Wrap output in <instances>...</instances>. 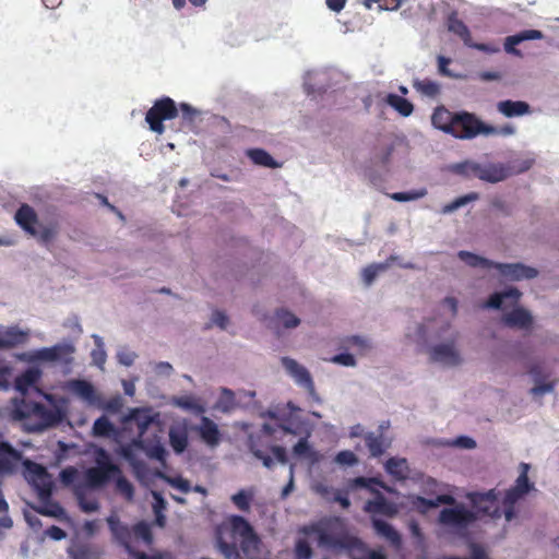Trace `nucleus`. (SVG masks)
Returning <instances> with one entry per match:
<instances>
[{
	"instance_id": "nucleus-1",
	"label": "nucleus",
	"mask_w": 559,
	"mask_h": 559,
	"mask_svg": "<svg viewBox=\"0 0 559 559\" xmlns=\"http://www.w3.org/2000/svg\"><path fill=\"white\" fill-rule=\"evenodd\" d=\"M299 533L306 536L317 535L319 546L346 550L350 559H386L383 552L369 549L360 538L346 532L335 535L330 534L322 527L321 523L304 525L299 528Z\"/></svg>"
},
{
	"instance_id": "nucleus-2",
	"label": "nucleus",
	"mask_w": 559,
	"mask_h": 559,
	"mask_svg": "<svg viewBox=\"0 0 559 559\" xmlns=\"http://www.w3.org/2000/svg\"><path fill=\"white\" fill-rule=\"evenodd\" d=\"M522 293L515 288L510 287L503 292L493 293L489 296L483 308L487 309H507L513 308L511 311L503 313L501 321L510 329H518L530 331L533 328V316L531 312L522 307H516Z\"/></svg>"
},
{
	"instance_id": "nucleus-3",
	"label": "nucleus",
	"mask_w": 559,
	"mask_h": 559,
	"mask_svg": "<svg viewBox=\"0 0 559 559\" xmlns=\"http://www.w3.org/2000/svg\"><path fill=\"white\" fill-rule=\"evenodd\" d=\"M14 221L27 235L37 238L43 245L52 242L60 233L58 218H51L46 224L39 225L36 211L27 203L21 204L16 210Z\"/></svg>"
},
{
	"instance_id": "nucleus-4",
	"label": "nucleus",
	"mask_w": 559,
	"mask_h": 559,
	"mask_svg": "<svg viewBox=\"0 0 559 559\" xmlns=\"http://www.w3.org/2000/svg\"><path fill=\"white\" fill-rule=\"evenodd\" d=\"M107 523L114 539L126 549L128 555L136 551L132 546L134 540L141 539L147 546L153 544L154 538L151 526L143 521L129 527L118 516L110 515L107 518Z\"/></svg>"
},
{
	"instance_id": "nucleus-5",
	"label": "nucleus",
	"mask_w": 559,
	"mask_h": 559,
	"mask_svg": "<svg viewBox=\"0 0 559 559\" xmlns=\"http://www.w3.org/2000/svg\"><path fill=\"white\" fill-rule=\"evenodd\" d=\"M460 169L467 177H475L490 183L503 181L511 176L510 167L503 163L465 162L460 165Z\"/></svg>"
},
{
	"instance_id": "nucleus-6",
	"label": "nucleus",
	"mask_w": 559,
	"mask_h": 559,
	"mask_svg": "<svg viewBox=\"0 0 559 559\" xmlns=\"http://www.w3.org/2000/svg\"><path fill=\"white\" fill-rule=\"evenodd\" d=\"M490 124L483 122L475 114L462 110L455 115L451 135L460 140H471L479 134L493 132Z\"/></svg>"
},
{
	"instance_id": "nucleus-7",
	"label": "nucleus",
	"mask_w": 559,
	"mask_h": 559,
	"mask_svg": "<svg viewBox=\"0 0 559 559\" xmlns=\"http://www.w3.org/2000/svg\"><path fill=\"white\" fill-rule=\"evenodd\" d=\"M178 116V106L175 100L168 96L156 99L153 106L145 115V121L150 129L157 134L165 132V120H173Z\"/></svg>"
},
{
	"instance_id": "nucleus-8",
	"label": "nucleus",
	"mask_w": 559,
	"mask_h": 559,
	"mask_svg": "<svg viewBox=\"0 0 559 559\" xmlns=\"http://www.w3.org/2000/svg\"><path fill=\"white\" fill-rule=\"evenodd\" d=\"M520 469L521 472L515 480V485L506 491L502 500L503 513L508 522L513 520L515 516L516 502L533 488V484H531L528 480L530 465L526 463H521Z\"/></svg>"
},
{
	"instance_id": "nucleus-9",
	"label": "nucleus",
	"mask_w": 559,
	"mask_h": 559,
	"mask_svg": "<svg viewBox=\"0 0 559 559\" xmlns=\"http://www.w3.org/2000/svg\"><path fill=\"white\" fill-rule=\"evenodd\" d=\"M97 466L91 467L85 473L86 485L91 488H98L105 485L110 478L121 474L118 465L114 464L103 449L97 454Z\"/></svg>"
},
{
	"instance_id": "nucleus-10",
	"label": "nucleus",
	"mask_w": 559,
	"mask_h": 559,
	"mask_svg": "<svg viewBox=\"0 0 559 559\" xmlns=\"http://www.w3.org/2000/svg\"><path fill=\"white\" fill-rule=\"evenodd\" d=\"M448 29L459 36L465 46L491 55L500 51V48L493 44L474 43L467 25L459 19L456 12L449 14L447 20Z\"/></svg>"
},
{
	"instance_id": "nucleus-11",
	"label": "nucleus",
	"mask_w": 559,
	"mask_h": 559,
	"mask_svg": "<svg viewBox=\"0 0 559 559\" xmlns=\"http://www.w3.org/2000/svg\"><path fill=\"white\" fill-rule=\"evenodd\" d=\"M476 520V513L467 510L463 506L444 508L439 514V522L442 525L456 530H466Z\"/></svg>"
},
{
	"instance_id": "nucleus-12",
	"label": "nucleus",
	"mask_w": 559,
	"mask_h": 559,
	"mask_svg": "<svg viewBox=\"0 0 559 559\" xmlns=\"http://www.w3.org/2000/svg\"><path fill=\"white\" fill-rule=\"evenodd\" d=\"M472 502L477 512L491 519H499L503 513V504L500 507L498 501V492L491 489L485 493H475Z\"/></svg>"
},
{
	"instance_id": "nucleus-13",
	"label": "nucleus",
	"mask_w": 559,
	"mask_h": 559,
	"mask_svg": "<svg viewBox=\"0 0 559 559\" xmlns=\"http://www.w3.org/2000/svg\"><path fill=\"white\" fill-rule=\"evenodd\" d=\"M75 347L71 343H59L51 347H44L36 352L35 357L40 361H58L70 365L73 361Z\"/></svg>"
},
{
	"instance_id": "nucleus-14",
	"label": "nucleus",
	"mask_w": 559,
	"mask_h": 559,
	"mask_svg": "<svg viewBox=\"0 0 559 559\" xmlns=\"http://www.w3.org/2000/svg\"><path fill=\"white\" fill-rule=\"evenodd\" d=\"M64 389L91 406L99 405L100 397L94 385L84 379L69 380Z\"/></svg>"
},
{
	"instance_id": "nucleus-15",
	"label": "nucleus",
	"mask_w": 559,
	"mask_h": 559,
	"mask_svg": "<svg viewBox=\"0 0 559 559\" xmlns=\"http://www.w3.org/2000/svg\"><path fill=\"white\" fill-rule=\"evenodd\" d=\"M501 276L509 281L533 280L538 275L535 267L523 263H500L496 262L495 267Z\"/></svg>"
},
{
	"instance_id": "nucleus-16",
	"label": "nucleus",
	"mask_w": 559,
	"mask_h": 559,
	"mask_svg": "<svg viewBox=\"0 0 559 559\" xmlns=\"http://www.w3.org/2000/svg\"><path fill=\"white\" fill-rule=\"evenodd\" d=\"M282 365L287 372L295 379V381L308 390L309 393L314 392V384L309 371L295 359L289 357H283L281 359Z\"/></svg>"
},
{
	"instance_id": "nucleus-17",
	"label": "nucleus",
	"mask_w": 559,
	"mask_h": 559,
	"mask_svg": "<svg viewBox=\"0 0 559 559\" xmlns=\"http://www.w3.org/2000/svg\"><path fill=\"white\" fill-rule=\"evenodd\" d=\"M430 359L433 362H441L447 366H457L461 357L453 343H443L430 349Z\"/></svg>"
},
{
	"instance_id": "nucleus-18",
	"label": "nucleus",
	"mask_w": 559,
	"mask_h": 559,
	"mask_svg": "<svg viewBox=\"0 0 559 559\" xmlns=\"http://www.w3.org/2000/svg\"><path fill=\"white\" fill-rule=\"evenodd\" d=\"M376 493L374 499L368 500L364 506V511L370 514H381L393 518L397 514V507L389 501L380 491L372 490Z\"/></svg>"
},
{
	"instance_id": "nucleus-19",
	"label": "nucleus",
	"mask_w": 559,
	"mask_h": 559,
	"mask_svg": "<svg viewBox=\"0 0 559 559\" xmlns=\"http://www.w3.org/2000/svg\"><path fill=\"white\" fill-rule=\"evenodd\" d=\"M26 411H22L21 415L23 417L26 416H35L41 420V425L47 427L53 425L58 421V414L56 411L48 408L46 405L41 403H31L25 404Z\"/></svg>"
},
{
	"instance_id": "nucleus-20",
	"label": "nucleus",
	"mask_w": 559,
	"mask_h": 559,
	"mask_svg": "<svg viewBox=\"0 0 559 559\" xmlns=\"http://www.w3.org/2000/svg\"><path fill=\"white\" fill-rule=\"evenodd\" d=\"M365 444L371 457H379L391 447V440L382 431L367 432L364 436Z\"/></svg>"
},
{
	"instance_id": "nucleus-21",
	"label": "nucleus",
	"mask_w": 559,
	"mask_h": 559,
	"mask_svg": "<svg viewBox=\"0 0 559 559\" xmlns=\"http://www.w3.org/2000/svg\"><path fill=\"white\" fill-rule=\"evenodd\" d=\"M543 37V33L537 29H525L522 31L515 35L508 36L504 40V50L508 53L514 55V56H522L521 51L515 48L516 45H520L521 43L525 40H532V39H540Z\"/></svg>"
},
{
	"instance_id": "nucleus-22",
	"label": "nucleus",
	"mask_w": 559,
	"mask_h": 559,
	"mask_svg": "<svg viewBox=\"0 0 559 559\" xmlns=\"http://www.w3.org/2000/svg\"><path fill=\"white\" fill-rule=\"evenodd\" d=\"M372 527L376 534L390 543L394 548H400L402 538L400 533L388 522L373 518L371 520Z\"/></svg>"
},
{
	"instance_id": "nucleus-23",
	"label": "nucleus",
	"mask_w": 559,
	"mask_h": 559,
	"mask_svg": "<svg viewBox=\"0 0 559 559\" xmlns=\"http://www.w3.org/2000/svg\"><path fill=\"white\" fill-rule=\"evenodd\" d=\"M456 112L450 111L444 106L437 107L431 116V123L436 129L451 134L453 131L454 120Z\"/></svg>"
},
{
	"instance_id": "nucleus-24",
	"label": "nucleus",
	"mask_w": 559,
	"mask_h": 559,
	"mask_svg": "<svg viewBox=\"0 0 559 559\" xmlns=\"http://www.w3.org/2000/svg\"><path fill=\"white\" fill-rule=\"evenodd\" d=\"M497 110L507 118L521 117L531 114V106L523 100H501Z\"/></svg>"
},
{
	"instance_id": "nucleus-25",
	"label": "nucleus",
	"mask_w": 559,
	"mask_h": 559,
	"mask_svg": "<svg viewBox=\"0 0 559 559\" xmlns=\"http://www.w3.org/2000/svg\"><path fill=\"white\" fill-rule=\"evenodd\" d=\"M201 439L211 447H215L219 443L221 432L217 425L209 417L203 416L201 418L200 426L198 427Z\"/></svg>"
},
{
	"instance_id": "nucleus-26",
	"label": "nucleus",
	"mask_w": 559,
	"mask_h": 559,
	"mask_svg": "<svg viewBox=\"0 0 559 559\" xmlns=\"http://www.w3.org/2000/svg\"><path fill=\"white\" fill-rule=\"evenodd\" d=\"M28 338L27 332L20 330L16 326L8 328L0 335V348L9 349L17 345L24 344Z\"/></svg>"
},
{
	"instance_id": "nucleus-27",
	"label": "nucleus",
	"mask_w": 559,
	"mask_h": 559,
	"mask_svg": "<svg viewBox=\"0 0 559 559\" xmlns=\"http://www.w3.org/2000/svg\"><path fill=\"white\" fill-rule=\"evenodd\" d=\"M21 453L8 442H0V469L10 472L20 461Z\"/></svg>"
},
{
	"instance_id": "nucleus-28",
	"label": "nucleus",
	"mask_w": 559,
	"mask_h": 559,
	"mask_svg": "<svg viewBox=\"0 0 559 559\" xmlns=\"http://www.w3.org/2000/svg\"><path fill=\"white\" fill-rule=\"evenodd\" d=\"M246 155L252 160L254 165L263 166L267 168H278L282 166L281 163L276 162L265 150L263 148H249Z\"/></svg>"
},
{
	"instance_id": "nucleus-29",
	"label": "nucleus",
	"mask_w": 559,
	"mask_h": 559,
	"mask_svg": "<svg viewBox=\"0 0 559 559\" xmlns=\"http://www.w3.org/2000/svg\"><path fill=\"white\" fill-rule=\"evenodd\" d=\"M385 471L395 479L404 480L409 472L407 460L391 457L385 463Z\"/></svg>"
},
{
	"instance_id": "nucleus-30",
	"label": "nucleus",
	"mask_w": 559,
	"mask_h": 559,
	"mask_svg": "<svg viewBox=\"0 0 559 559\" xmlns=\"http://www.w3.org/2000/svg\"><path fill=\"white\" fill-rule=\"evenodd\" d=\"M72 559H99V551L88 544H74L68 549Z\"/></svg>"
},
{
	"instance_id": "nucleus-31",
	"label": "nucleus",
	"mask_w": 559,
	"mask_h": 559,
	"mask_svg": "<svg viewBox=\"0 0 559 559\" xmlns=\"http://www.w3.org/2000/svg\"><path fill=\"white\" fill-rule=\"evenodd\" d=\"M460 260L465 262L467 265L472 267H481V269H491L495 267V263L491 260H488L484 257L477 255L469 251L461 250L457 253Z\"/></svg>"
},
{
	"instance_id": "nucleus-32",
	"label": "nucleus",
	"mask_w": 559,
	"mask_h": 559,
	"mask_svg": "<svg viewBox=\"0 0 559 559\" xmlns=\"http://www.w3.org/2000/svg\"><path fill=\"white\" fill-rule=\"evenodd\" d=\"M253 498V489H241L235 495H233L230 499L238 510L242 512H249Z\"/></svg>"
},
{
	"instance_id": "nucleus-33",
	"label": "nucleus",
	"mask_w": 559,
	"mask_h": 559,
	"mask_svg": "<svg viewBox=\"0 0 559 559\" xmlns=\"http://www.w3.org/2000/svg\"><path fill=\"white\" fill-rule=\"evenodd\" d=\"M386 102L404 117L409 116L414 110V106L408 99L396 94H389Z\"/></svg>"
},
{
	"instance_id": "nucleus-34",
	"label": "nucleus",
	"mask_w": 559,
	"mask_h": 559,
	"mask_svg": "<svg viewBox=\"0 0 559 559\" xmlns=\"http://www.w3.org/2000/svg\"><path fill=\"white\" fill-rule=\"evenodd\" d=\"M316 491L322 497H328L330 493H333L332 501L340 503L343 509H348L350 507L347 493H343L341 490H334L328 486L318 485L316 487Z\"/></svg>"
},
{
	"instance_id": "nucleus-35",
	"label": "nucleus",
	"mask_w": 559,
	"mask_h": 559,
	"mask_svg": "<svg viewBox=\"0 0 559 559\" xmlns=\"http://www.w3.org/2000/svg\"><path fill=\"white\" fill-rule=\"evenodd\" d=\"M413 86L420 94L431 98H435L440 94V85L429 79L415 80Z\"/></svg>"
},
{
	"instance_id": "nucleus-36",
	"label": "nucleus",
	"mask_w": 559,
	"mask_h": 559,
	"mask_svg": "<svg viewBox=\"0 0 559 559\" xmlns=\"http://www.w3.org/2000/svg\"><path fill=\"white\" fill-rule=\"evenodd\" d=\"M75 496L81 510L85 513H92L99 509V503L95 498H87L81 487L75 489Z\"/></svg>"
},
{
	"instance_id": "nucleus-37",
	"label": "nucleus",
	"mask_w": 559,
	"mask_h": 559,
	"mask_svg": "<svg viewBox=\"0 0 559 559\" xmlns=\"http://www.w3.org/2000/svg\"><path fill=\"white\" fill-rule=\"evenodd\" d=\"M135 444L141 448L142 450L145 451L146 455L150 457V459H154V460H157V461H160V462H164L165 459H166V450L165 448L159 443H155V444H151V445H146L144 443V441H136Z\"/></svg>"
},
{
	"instance_id": "nucleus-38",
	"label": "nucleus",
	"mask_w": 559,
	"mask_h": 559,
	"mask_svg": "<svg viewBox=\"0 0 559 559\" xmlns=\"http://www.w3.org/2000/svg\"><path fill=\"white\" fill-rule=\"evenodd\" d=\"M114 431L115 426L106 416H100L93 424V433L97 437H108Z\"/></svg>"
},
{
	"instance_id": "nucleus-39",
	"label": "nucleus",
	"mask_w": 559,
	"mask_h": 559,
	"mask_svg": "<svg viewBox=\"0 0 559 559\" xmlns=\"http://www.w3.org/2000/svg\"><path fill=\"white\" fill-rule=\"evenodd\" d=\"M479 199V194L477 192H471L460 198H456L451 203L447 204L442 209V213H451L456 211L457 209L466 205L472 201H476Z\"/></svg>"
},
{
	"instance_id": "nucleus-40",
	"label": "nucleus",
	"mask_w": 559,
	"mask_h": 559,
	"mask_svg": "<svg viewBox=\"0 0 559 559\" xmlns=\"http://www.w3.org/2000/svg\"><path fill=\"white\" fill-rule=\"evenodd\" d=\"M275 319L285 328L293 329L299 325L300 320L286 309H278L275 312Z\"/></svg>"
},
{
	"instance_id": "nucleus-41",
	"label": "nucleus",
	"mask_w": 559,
	"mask_h": 559,
	"mask_svg": "<svg viewBox=\"0 0 559 559\" xmlns=\"http://www.w3.org/2000/svg\"><path fill=\"white\" fill-rule=\"evenodd\" d=\"M293 453L298 457L316 459L317 453L312 450L307 438H301L293 448Z\"/></svg>"
},
{
	"instance_id": "nucleus-42",
	"label": "nucleus",
	"mask_w": 559,
	"mask_h": 559,
	"mask_svg": "<svg viewBox=\"0 0 559 559\" xmlns=\"http://www.w3.org/2000/svg\"><path fill=\"white\" fill-rule=\"evenodd\" d=\"M294 552L297 559H311L313 556V550L309 542L305 538H298L296 540Z\"/></svg>"
},
{
	"instance_id": "nucleus-43",
	"label": "nucleus",
	"mask_w": 559,
	"mask_h": 559,
	"mask_svg": "<svg viewBox=\"0 0 559 559\" xmlns=\"http://www.w3.org/2000/svg\"><path fill=\"white\" fill-rule=\"evenodd\" d=\"M118 477L116 479V488L120 495H122L127 500H132L134 496V487L133 485L122 475L117 474Z\"/></svg>"
},
{
	"instance_id": "nucleus-44",
	"label": "nucleus",
	"mask_w": 559,
	"mask_h": 559,
	"mask_svg": "<svg viewBox=\"0 0 559 559\" xmlns=\"http://www.w3.org/2000/svg\"><path fill=\"white\" fill-rule=\"evenodd\" d=\"M427 194L426 189L412 190L407 192H394L390 197L392 200L397 202H407L424 198Z\"/></svg>"
},
{
	"instance_id": "nucleus-45",
	"label": "nucleus",
	"mask_w": 559,
	"mask_h": 559,
	"mask_svg": "<svg viewBox=\"0 0 559 559\" xmlns=\"http://www.w3.org/2000/svg\"><path fill=\"white\" fill-rule=\"evenodd\" d=\"M417 501L427 509L437 508L439 504H451L454 502V498L449 495H439L436 499H426L417 497Z\"/></svg>"
},
{
	"instance_id": "nucleus-46",
	"label": "nucleus",
	"mask_w": 559,
	"mask_h": 559,
	"mask_svg": "<svg viewBox=\"0 0 559 559\" xmlns=\"http://www.w3.org/2000/svg\"><path fill=\"white\" fill-rule=\"evenodd\" d=\"M534 164L533 158H525L520 160H513L507 165L510 167L511 176L519 175L527 171Z\"/></svg>"
},
{
	"instance_id": "nucleus-47",
	"label": "nucleus",
	"mask_w": 559,
	"mask_h": 559,
	"mask_svg": "<svg viewBox=\"0 0 559 559\" xmlns=\"http://www.w3.org/2000/svg\"><path fill=\"white\" fill-rule=\"evenodd\" d=\"M133 418L136 421L140 436L145 432L153 420V418L146 412L139 409L133 413Z\"/></svg>"
},
{
	"instance_id": "nucleus-48",
	"label": "nucleus",
	"mask_w": 559,
	"mask_h": 559,
	"mask_svg": "<svg viewBox=\"0 0 559 559\" xmlns=\"http://www.w3.org/2000/svg\"><path fill=\"white\" fill-rule=\"evenodd\" d=\"M335 462L340 465L353 466L358 463V459L354 452L344 450L336 454Z\"/></svg>"
},
{
	"instance_id": "nucleus-49",
	"label": "nucleus",
	"mask_w": 559,
	"mask_h": 559,
	"mask_svg": "<svg viewBox=\"0 0 559 559\" xmlns=\"http://www.w3.org/2000/svg\"><path fill=\"white\" fill-rule=\"evenodd\" d=\"M37 379L36 372L28 370L16 379V388L21 391L35 383Z\"/></svg>"
},
{
	"instance_id": "nucleus-50",
	"label": "nucleus",
	"mask_w": 559,
	"mask_h": 559,
	"mask_svg": "<svg viewBox=\"0 0 559 559\" xmlns=\"http://www.w3.org/2000/svg\"><path fill=\"white\" fill-rule=\"evenodd\" d=\"M134 559H174L173 555L169 551H157L152 555H147L143 551H132L129 554Z\"/></svg>"
},
{
	"instance_id": "nucleus-51",
	"label": "nucleus",
	"mask_w": 559,
	"mask_h": 559,
	"mask_svg": "<svg viewBox=\"0 0 559 559\" xmlns=\"http://www.w3.org/2000/svg\"><path fill=\"white\" fill-rule=\"evenodd\" d=\"M170 445L176 453H181L188 445V439L185 435L170 433Z\"/></svg>"
},
{
	"instance_id": "nucleus-52",
	"label": "nucleus",
	"mask_w": 559,
	"mask_h": 559,
	"mask_svg": "<svg viewBox=\"0 0 559 559\" xmlns=\"http://www.w3.org/2000/svg\"><path fill=\"white\" fill-rule=\"evenodd\" d=\"M176 404L185 409L193 411L195 413H203L204 408L198 404L192 397H180Z\"/></svg>"
},
{
	"instance_id": "nucleus-53",
	"label": "nucleus",
	"mask_w": 559,
	"mask_h": 559,
	"mask_svg": "<svg viewBox=\"0 0 559 559\" xmlns=\"http://www.w3.org/2000/svg\"><path fill=\"white\" fill-rule=\"evenodd\" d=\"M168 484L183 493H188L191 491L190 481L180 476L168 478Z\"/></svg>"
},
{
	"instance_id": "nucleus-54",
	"label": "nucleus",
	"mask_w": 559,
	"mask_h": 559,
	"mask_svg": "<svg viewBox=\"0 0 559 559\" xmlns=\"http://www.w3.org/2000/svg\"><path fill=\"white\" fill-rule=\"evenodd\" d=\"M331 361L346 367H354L356 365L355 357L348 353L335 355L331 358Z\"/></svg>"
},
{
	"instance_id": "nucleus-55",
	"label": "nucleus",
	"mask_w": 559,
	"mask_h": 559,
	"mask_svg": "<svg viewBox=\"0 0 559 559\" xmlns=\"http://www.w3.org/2000/svg\"><path fill=\"white\" fill-rule=\"evenodd\" d=\"M182 114V119L188 122H193L199 111L187 103H181L178 107Z\"/></svg>"
},
{
	"instance_id": "nucleus-56",
	"label": "nucleus",
	"mask_w": 559,
	"mask_h": 559,
	"mask_svg": "<svg viewBox=\"0 0 559 559\" xmlns=\"http://www.w3.org/2000/svg\"><path fill=\"white\" fill-rule=\"evenodd\" d=\"M372 483H378V481L374 478H366V477L359 476V477L352 479L349 486H350V488H368L372 491L373 489L370 488V485Z\"/></svg>"
},
{
	"instance_id": "nucleus-57",
	"label": "nucleus",
	"mask_w": 559,
	"mask_h": 559,
	"mask_svg": "<svg viewBox=\"0 0 559 559\" xmlns=\"http://www.w3.org/2000/svg\"><path fill=\"white\" fill-rule=\"evenodd\" d=\"M451 63V59L444 56L438 57V71L443 76L453 78V73L448 69V66Z\"/></svg>"
},
{
	"instance_id": "nucleus-58",
	"label": "nucleus",
	"mask_w": 559,
	"mask_h": 559,
	"mask_svg": "<svg viewBox=\"0 0 559 559\" xmlns=\"http://www.w3.org/2000/svg\"><path fill=\"white\" fill-rule=\"evenodd\" d=\"M136 355L133 352L130 350H120L117 354L118 361L123 366H131L134 362Z\"/></svg>"
},
{
	"instance_id": "nucleus-59",
	"label": "nucleus",
	"mask_w": 559,
	"mask_h": 559,
	"mask_svg": "<svg viewBox=\"0 0 559 559\" xmlns=\"http://www.w3.org/2000/svg\"><path fill=\"white\" fill-rule=\"evenodd\" d=\"M38 513L48 516H59L63 510L58 503H52L49 507L39 508Z\"/></svg>"
},
{
	"instance_id": "nucleus-60",
	"label": "nucleus",
	"mask_w": 559,
	"mask_h": 559,
	"mask_svg": "<svg viewBox=\"0 0 559 559\" xmlns=\"http://www.w3.org/2000/svg\"><path fill=\"white\" fill-rule=\"evenodd\" d=\"M491 128L495 130L493 132L485 133V135H493V134H500L503 136L512 135L515 133V128L511 124H504L502 127H495L491 126Z\"/></svg>"
},
{
	"instance_id": "nucleus-61",
	"label": "nucleus",
	"mask_w": 559,
	"mask_h": 559,
	"mask_svg": "<svg viewBox=\"0 0 559 559\" xmlns=\"http://www.w3.org/2000/svg\"><path fill=\"white\" fill-rule=\"evenodd\" d=\"M212 322L221 329H226L228 324V317L223 311L215 310L212 313Z\"/></svg>"
},
{
	"instance_id": "nucleus-62",
	"label": "nucleus",
	"mask_w": 559,
	"mask_h": 559,
	"mask_svg": "<svg viewBox=\"0 0 559 559\" xmlns=\"http://www.w3.org/2000/svg\"><path fill=\"white\" fill-rule=\"evenodd\" d=\"M380 269L381 266L369 265L364 270V281L367 285H370L373 282Z\"/></svg>"
},
{
	"instance_id": "nucleus-63",
	"label": "nucleus",
	"mask_w": 559,
	"mask_h": 559,
	"mask_svg": "<svg viewBox=\"0 0 559 559\" xmlns=\"http://www.w3.org/2000/svg\"><path fill=\"white\" fill-rule=\"evenodd\" d=\"M271 451H272L273 455L275 456V459L277 460V462H280L281 464H286L288 462V457H287L285 448H283L281 445H273L271 448Z\"/></svg>"
},
{
	"instance_id": "nucleus-64",
	"label": "nucleus",
	"mask_w": 559,
	"mask_h": 559,
	"mask_svg": "<svg viewBox=\"0 0 559 559\" xmlns=\"http://www.w3.org/2000/svg\"><path fill=\"white\" fill-rule=\"evenodd\" d=\"M46 534L55 540H61L67 536L66 532L61 527L56 525H51L50 527H48Z\"/></svg>"
}]
</instances>
